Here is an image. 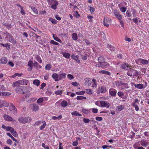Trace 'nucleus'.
Returning a JSON list of instances; mask_svg holds the SVG:
<instances>
[{
	"instance_id": "f257e3e1",
	"label": "nucleus",
	"mask_w": 149,
	"mask_h": 149,
	"mask_svg": "<svg viewBox=\"0 0 149 149\" xmlns=\"http://www.w3.org/2000/svg\"><path fill=\"white\" fill-rule=\"evenodd\" d=\"M140 73V72L136 70L130 68L128 69L127 74L128 76L131 77H138Z\"/></svg>"
},
{
	"instance_id": "f03ea898",
	"label": "nucleus",
	"mask_w": 149,
	"mask_h": 149,
	"mask_svg": "<svg viewBox=\"0 0 149 149\" xmlns=\"http://www.w3.org/2000/svg\"><path fill=\"white\" fill-rule=\"evenodd\" d=\"M31 120L32 118L29 117H21L18 118V120L19 122L22 124L29 123L31 121Z\"/></svg>"
},
{
	"instance_id": "7ed1b4c3",
	"label": "nucleus",
	"mask_w": 149,
	"mask_h": 149,
	"mask_svg": "<svg viewBox=\"0 0 149 149\" xmlns=\"http://www.w3.org/2000/svg\"><path fill=\"white\" fill-rule=\"evenodd\" d=\"M111 20L110 18L107 17H105L104 19L103 24L104 26L108 27L110 24L111 23Z\"/></svg>"
},
{
	"instance_id": "20e7f679",
	"label": "nucleus",
	"mask_w": 149,
	"mask_h": 149,
	"mask_svg": "<svg viewBox=\"0 0 149 149\" xmlns=\"http://www.w3.org/2000/svg\"><path fill=\"white\" fill-rule=\"evenodd\" d=\"M98 61L99 63H100V65H98V66L99 67H102V66L103 65H104L106 66L108 65V64L107 63H105V59L102 56H100L99 57L98 59Z\"/></svg>"
},
{
	"instance_id": "39448f33",
	"label": "nucleus",
	"mask_w": 149,
	"mask_h": 149,
	"mask_svg": "<svg viewBox=\"0 0 149 149\" xmlns=\"http://www.w3.org/2000/svg\"><path fill=\"white\" fill-rule=\"evenodd\" d=\"M115 84L116 86L118 87H119L120 86H121L122 85H125V87L127 88H128L129 87L127 84L123 83L121 81H116L115 82Z\"/></svg>"
},
{
	"instance_id": "423d86ee",
	"label": "nucleus",
	"mask_w": 149,
	"mask_h": 149,
	"mask_svg": "<svg viewBox=\"0 0 149 149\" xmlns=\"http://www.w3.org/2000/svg\"><path fill=\"white\" fill-rule=\"evenodd\" d=\"M100 107H105L108 108L110 106V104L109 102L104 101H100Z\"/></svg>"
},
{
	"instance_id": "0eeeda50",
	"label": "nucleus",
	"mask_w": 149,
	"mask_h": 149,
	"mask_svg": "<svg viewBox=\"0 0 149 149\" xmlns=\"http://www.w3.org/2000/svg\"><path fill=\"white\" fill-rule=\"evenodd\" d=\"M106 91V87L104 86H101L99 88L97 91V93L98 94L100 93H104Z\"/></svg>"
},
{
	"instance_id": "6e6552de",
	"label": "nucleus",
	"mask_w": 149,
	"mask_h": 149,
	"mask_svg": "<svg viewBox=\"0 0 149 149\" xmlns=\"http://www.w3.org/2000/svg\"><path fill=\"white\" fill-rule=\"evenodd\" d=\"M10 110L14 114L17 113V109L13 103H11L10 107Z\"/></svg>"
},
{
	"instance_id": "1a4fd4ad",
	"label": "nucleus",
	"mask_w": 149,
	"mask_h": 149,
	"mask_svg": "<svg viewBox=\"0 0 149 149\" xmlns=\"http://www.w3.org/2000/svg\"><path fill=\"white\" fill-rule=\"evenodd\" d=\"M109 94L112 96H115L116 95L117 91L114 88L109 89Z\"/></svg>"
},
{
	"instance_id": "9d476101",
	"label": "nucleus",
	"mask_w": 149,
	"mask_h": 149,
	"mask_svg": "<svg viewBox=\"0 0 149 149\" xmlns=\"http://www.w3.org/2000/svg\"><path fill=\"white\" fill-rule=\"evenodd\" d=\"M31 107L32 110L33 111H36L39 109L38 106L35 103H33L31 105Z\"/></svg>"
},
{
	"instance_id": "9b49d317",
	"label": "nucleus",
	"mask_w": 149,
	"mask_h": 149,
	"mask_svg": "<svg viewBox=\"0 0 149 149\" xmlns=\"http://www.w3.org/2000/svg\"><path fill=\"white\" fill-rule=\"evenodd\" d=\"M21 81L20 80H19L13 82L12 84V86L13 87H17L19 86V85H21Z\"/></svg>"
},
{
	"instance_id": "f8f14e48",
	"label": "nucleus",
	"mask_w": 149,
	"mask_h": 149,
	"mask_svg": "<svg viewBox=\"0 0 149 149\" xmlns=\"http://www.w3.org/2000/svg\"><path fill=\"white\" fill-rule=\"evenodd\" d=\"M7 58L6 57H3L0 59V64H5L7 63Z\"/></svg>"
},
{
	"instance_id": "ddd939ff",
	"label": "nucleus",
	"mask_w": 149,
	"mask_h": 149,
	"mask_svg": "<svg viewBox=\"0 0 149 149\" xmlns=\"http://www.w3.org/2000/svg\"><path fill=\"white\" fill-rule=\"evenodd\" d=\"M3 117L5 120L8 121H11L13 120V118L12 117L6 114H4L3 115Z\"/></svg>"
},
{
	"instance_id": "4468645a",
	"label": "nucleus",
	"mask_w": 149,
	"mask_h": 149,
	"mask_svg": "<svg viewBox=\"0 0 149 149\" xmlns=\"http://www.w3.org/2000/svg\"><path fill=\"white\" fill-rule=\"evenodd\" d=\"M91 109H86L82 108V111L84 114L86 115H88L91 113Z\"/></svg>"
},
{
	"instance_id": "2eb2a0df",
	"label": "nucleus",
	"mask_w": 149,
	"mask_h": 149,
	"mask_svg": "<svg viewBox=\"0 0 149 149\" xmlns=\"http://www.w3.org/2000/svg\"><path fill=\"white\" fill-rule=\"evenodd\" d=\"M23 88V86H19L16 88L15 89V90L16 93H20L22 91Z\"/></svg>"
},
{
	"instance_id": "dca6fc26",
	"label": "nucleus",
	"mask_w": 149,
	"mask_h": 149,
	"mask_svg": "<svg viewBox=\"0 0 149 149\" xmlns=\"http://www.w3.org/2000/svg\"><path fill=\"white\" fill-rule=\"evenodd\" d=\"M33 63L31 61H29L28 62V65L30 67L28 69L29 71H31L33 69Z\"/></svg>"
},
{
	"instance_id": "f3484780",
	"label": "nucleus",
	"mask_w": 149,
	"mask_h": 149,
	"mask_svg": "<svg viewBox=\"0 0 149 149\" xmlns=\"http://www.w3.org/2000/svg\"><path fill=\"white\" fill-rule=\"evenodd\" d=\"M129 67V64L127 63H125L122 64L121 68L125 70H127Z\"/></svg>"
},
{
	"instance_id": "a211bd4d",
	"label": "nucleus",
	"mask_w": 149,
	"mask_h": 149,
	"mask_svg": "<svg viewBox=\"0 0 149 149\" xmlns=\"http://www.w3.org/2000/svg\"><path fill=\"white\" fill-rule=\"evenodd\" d=\"M71 57L72 59L74 60L78 63H80V61L77 55H74L73 54L71 56Z\"/></svg>"
},
{
	"instance_id": "6ab92c4d",
	"label": "nucleus",
	"mask_w": 149,
	"mask_h": 149,
	"mask_svg": "<svg viewBox=\"0 0 149 149\" xmlns=\"http://www.w3.org/2000/svg\"><path fill=\"white\" fill-rule=\"evenodd\" d=\"M52 78L55 81H58V75L56 73H54L52 75Z\"/></svg>"
},
{
	"instance_id": "aec40b11",
	"label": "nucleus",
	"mask_w": 149,
	"mask_h": 149,
	"mask_svg": "<svg viewBox=\"0 0 149 149\" xmlns=\"http://www.w3.org/2000/svg\"><path fill=\"white\" fill-rule=\"evenodd\" d=\"M136 63L139 65H142V58H139L136 59L135 60Z\"/></svg>"
},
{
	"instance_id": "412c9836",
	"label": "nucleus",
	"mask_w": 149,
	"mask_h": 149,
	"mask_svg": "<svg viewBox=\"0 0 149 149\" xmlns=\"http://www.w3.org/2000/svg\"><path fill=\"white\" fill-rule=\"evenodd\" d=\"M58 3L57 1L55 2V3L53 4L51 6V8L55 10L56 9L57 6L58 5Z\"/></svg>"
},
{
	"instance_id": "4be33fe9",
	"label": "nucleus",
	"mask_w": 149,
	"mask_h": 149,
	"mask_svg": "<svg viewBox=\"0 0 149 149\" xmlns=\"http://www.w3.org/2000/svg\"><path fill=\"white\" fill-rule=\"evenodd\" d=\"M71 114L72 116H82L81 114L79 113V112L77 111L72 112L71 113Z\"/></svg>"
},
{
	"instance_id": "5701e85b",
	"label": "nucleus",
	"mask_w": 149,
	"mask_h": 149,
	"mask_svg": "<svg viewBox=\"0 0 149 149\" xmlns=\"http://www.w3.org/2000/svg\"><path fill=\"white\" fill-rule=\"evenodd\" d=\"M92 87L94 88H96L97 86V83L95 79H93L92 80Z\"/></svg>"
},
{
	"instance_id": "b1692460",
	"label": "nucleus",
	"mask_w": 149,
	"mask_h": 149,
	"mask_svg": "<svg viewBox=\"0 0 149 149\" xmlns=\"http://www.w3.org/2000/svg\"><path fill=\"white\" fill-rule=\"evenodd\" d=\"M33 83L34 85L38 86L40 84V82L39 80L35 79L33 81Z\"/></svg>"
},
{
	"instance_id": "393cba45",
	"label": "nucleus",
	"mask_w": 149,
	"mask_h": 149,
	"mask_svg": "<svg viewBox=\"0 0 149 149\" xmlns=\"http://www.w3.org/2000/svg\"><path fill=\"white\" fill-rule=\"evenodd\" d=\"M99 73L103 74H107L109 75H111V73L109 72L104 70L100 71L99 72Z\"/></svg>"
},
{
	"instance_id": "a878e982",
	"label": "nucleus",
	"mask_w": 149,
	"mask_h": 149,
	"mask_svg": "<svg viewBox=\"0 0 149 149\" xmlns=\"http://www.w3.org/2000/svg\"><path fill=\"white\" fill-rule=\"evenodd\" d=\"M21 81V85H26L29 83V81L26 79L20 80Z\"/></svg>"
},
{
	"instance_id": "bb28decb",
	"label": "nucleus",
	"mask_w": 149,
	"mask_h": 149,
	"mask_svg": "<svg viewBox=\"0 0 149 149\" xmlns=\"http://www.w3.org/2000/svg\"><path fill=\"white\" fill-rule=\"evenodd\" d=\"M68 104L67 102L65 100H63L61 103V106L65 108L68 106Z\"/></svg>"
},
{
	"instance_id": "cd10ccee",
	"label": "nucleus",
	"mask_w": 149,
	"mask_h": 149,
	"mask_svg": "<svg viewBox=\"0 0 149 149\" xmlns=\"http://www.w3.org/2000/svg\"><path fill=\"white\" fill-rule=\"evenodd\" d=\"M136 88L139 89H142L143 88V85L142 84H138L135 85Z\"/></svg>"
},
{
	"instance_id": "c85d7f7f",
	"label": "nucleus",
	"mask_w": 149,
	"mask_h": 149,
	"mask_svg": "<svg viewBox=\"0 0 149 149\" xmlns=\"http://www.w3.org/2000/svg\"><path fill=\"white\" fill-rule=\"evenodd\" d=\"M11 95V93L8 92H2V96H6L10 95Z\"/></svg>"
},
{
	"instance_id": "c756f323",
	"label": "nucleus",
	"mask_w": 149,
	"mask_h": 149,
	"mask_svg": "<svg viewBox=\"0 0 149 149\" xmlns=\"http://www.w3.org/2000/svg\"><path fill=\"white\" fill-rule=\"evenodd\" d=\"M53 37L54 40L60 43L61 42V40L59 39L55 34H53Z\"/></svg>"
},
{
	"instance_id": "7c9ffc66",
	"label": "nucleus",
	"mask_w": 149,
	"mask_h": 149,
	"mask_svg": "<svg viewBox=\"0 0 149 149\" xmlns=\"http://www.w3.org/2000/svg\"><path fill=\"white\" fill-rule=\"evenodd\" d=\"M42 122L43 123L42 125L39 127L40 129L41 130L44 129L46 125V123L45 121H42Z\"/></svg>"
},
{
	"instance_id": "2f4dec72",
	"label": "nucleus",
	"mask_w": 149,
	"mask_h": 149,
	"mask_svg": "<svg viewBox=\"0 0 149 149\" xmlns=\"http://www.w3.org/2000/svg\"><path fill=\"white\" fill-rule=\"evenodd\" d=\"M26 91L25 92L22 91V93L23 94H24L26 93H28L30 92L31 91L32 89V88L30 86L26 87Z\"/></svg>"
},
{
	"instance_id": "473e14b6",
	"label": "nucleus",
	"mask_w": 149,
	"mask_h": 149,
	"mask_svg": "<svg viewBox=\"0 0 149 149\" xmlns=\"http://www.w3.org/2000/svg\"><path fill=\"white\" fill-rule=\"evenodd\" d=\"M63 56L66 58H69L70 57V54L68 53L63 52Z\"/></svg>"
},
{
	"instance_id": "72a5a7b5",
	"label": "nucleus",
	"mask_w": 149,
	"mask_h": 149,
	"mask_svg": "<svg viewBox=\"0 0 149 149\" xmlns=\"http://www.w3.org/2000/svg\"><path fill=\"white\" fill-rule=\"evenodd\" d=\"M76 98L78 100H86V97L84 96H78Z\"/></svg>"
},
{
	"instance_id": "f704fd0d",
	"label": "nucleus",
	"mask_w": 149,
	"mask_h": 149,
	"mask_svg": "<svg viewBox=\"0 0 149 149\" xmlns=\"http://www.w3.org/2000/svg\"><path fill=\"white\" fill-rule=\"evenodd\" d=\"M72 37L73 40H77L78 38L77 34L75 33H73L72 34Z\"/></svg>"
},
{
	"instance_id": "c9c22d12",
	"label": "nucleus",
	"mask_w": 149,
	"mask_h": 149,
	"mask_svg": "<svg viewBox=\"0 0 149 149\" xmlns=\"http://www.w3.org/2000/svg\"><path fill=\"white\" fill-rule=\"evenodd\" d=\"M35 58L37 61H38L40 63H42V61L40 56H36Z\"/></svg>"
},
{
	"instance_id": "e433bc0d",
	"label": "nucleus",
	"mask_w": 149,
	"mask_h": 149,
	"mask_svg": "<svg viewBox=\"0 0 149 149\" xmlns=\"http://www.w3.org/2000/svg\"><path fill=\"white\" fill-rule=\"evenodd\" d=\"M2 103L3 107V106L8 107L9 106V104L3 100H2Z\"/></svg>"
},
{
	"instance_id": "4c0bfd02",
	"label": "nucleus",
	"mask_w": 149,
	"mask_h": 149,
	"mask_svg": "<svg viewBox=\"0 0 149 149\" xmlns=\"http://www.w3.org/2000/svg\"><path fill=\"white\" fill-rule=\"evenodd\" d=\"M10 127L9 126H6L3 124L2 125V128L5 130L7 131H9Z\"/></svg>"
},
{
	"instance_id": "58836bf2",
	"label": "nucleus",
	"mask_w": 149,
	"mask_h": 149,
	"mask_svg": "<svg viewBox=\"0 0 149 149\" xmlns=\"http://www.w3.org/2000/svg\"><path fill=\"white\" fill-rule=\"evenodd\" d=\"M62 118V116L61 115H59L58 117H56V116H53L52 117V118L53 120H60Z\"/></svg>"
},
{
	"instance_id": "ea45409f",
	"label": "nucleus",
	"mask_w": 149,
	"mask_h": 149,
	"mask_svg": "<svg viewBox=\"0 0 149 149\" xmlns=\"http://www.w3.org/2000/svg\"><path fill=\"white\" fill-rule=\"evenodd\" d=\"M49 21H51L52 23L54 24H56L57 21L54 19L52 18H49Z\"/></svg>"
},
{
	"instance_id": "a19ab883",
	"label": "nucleus",
	"mask_w": 149,
	"mask_h": 149,
	"mask_svg": "<svg viewBox=\"0 0 149 149\" xmlns=\"http://www.w3.org/2000/svg\"><path fill=\"white\" fill-rule=\"evenodd\" d=\"M7 135L8 136H9L13 140L15 141V142H17V140L15 139L12 135L10 133H7Z\"/></svg>"
},
{
	"instance_id": "79ce46f5",
	"label": "nucleus",
	"mask_w": 149,
	"mask_h": 149,
	"mask_svg": "<svg viewBox=\"0 0 149 149\" xmlns=\"http://www.w3.org/2000/svg\"><path fill=\"white\" fill-rule=\"evenodd\" d=\"M124 106L123 105H120L118 106L117 109L118 111H120L124 109Z\"/></svg>"
},
{
	"instance_id": "37998d69",
	"label": "nucleus",
	"mask_w": 149,
	"mask_h": 149,
	"mask_svg": "<svg viewBox=\"0 0 149 149\" xmlns=\"http://www.w3.org/2000/svg\"><path fill=\"white\" fill-rule=\"evenodd\" d=\"M149 63V59L148 60L142 59V65H146Z\"/></svg>"
},
{
	"instance_id": "c03bdc74",
	"label": "nucleus",
	"mask_w": 149,
	"mask_h": 149,
	"mask_svg": "<svg viewBox=\"0 0 149 149\" xmlns=\"http://www.w3.org/2000/svg\"><path fill=\"white\" fill-rule=\"evenodd\" d=\"M84 84L85 85L88 86L91 85V83L89 80L87 79L85 81Z\"/></svg>"
},
{
	"instance_id": "a18cd8bd",
	"label": "nucleus",
	"mask_w": 149,
	"mask_h": 149,
	"mask_svg": "<svg viewBox=\"0 0 149 149\" xmlns=\"http://www.w3.org/2000/svg\"><path fill=\"white\" fill-rule=\"evenodd\" d=\"M88 7L90 8L89 10L90 11L91 14L93 13L95 11V8L93 7H91V6H88Z\"/></svg>"
},
{
	"instance_id": "49530a36",
	"label": "nucleus",
	"mask_w": 149,
	"mask_h": 149,
	"mask_svg": "<svg viewBox=\"0 0 149 149\" xmlns=\"http://www.w3.org/2000/svg\"><path fill=\"white\" fill-rule=\"evenodd\" d=\"M85 91H81L77 92L75 93V94L77 95H82L84 94Z\"/></svg>"
},
{
	"instance_id": "de8ad7c7",
	"label": "nucleus",
	"mask_w": 149,
	"mask_h": 149,
	"mask_svg": "<svg viewBox=\"0 0 149 149\" xmlns=\"http://www.w3.org/2000/svg\"><path fill=\"white\" fill-rule=\"evenodd\" d=\"M51 68V65L50 64H47L45 66V69L47 70H50Z\"/></svg>"
},
{
	"instance_id": "09e8293b",
	"label": "nucleus",
	"mask_w": 149,
	"mask_h": 149,
	"mask_svg": "<svg viewBox=\"0 0 149 149\" xmlns=\"http://www.w3.org/2000/svg\"><path fill=\"white\" fill-rule=\"evenodd\" d=\"M86 92L88 94L91 95L93 93L92 90L90 89H87L86 90Z\"/></svg>"
},
{
	"instance_id": "8fccbe9b",
	"label": "nucleus",
	"mask_w": 149,
	"mask_h": 149,
	"mask_svg": "<svg viewBox=\"0 0 149 149\" xmlns=\"http://www.w3.org/2000/svg\"><path fill=\"white\" fill-rule=\"evenodd\" d=\"M31 8L34 13L36 14H38V11L37 10L36 8L32 6L31 7Z\"/></svg>"
},
{
	"instance_id": "3c124183",
	"label": "nucleus",
	"mask_w": 149,
	"mask_h": 149,
	"mask_svg": "<svg viewBox=\"0 0 149 149\" xmlns=\"http://www.w3.org/2000/svg\"><path fill=\"white\" fill-rule=\"evenodd\" d=\"M56 1L55 0H47V2L49 4L51 5V6Z\"/></svg>"
},
{
	"instance_id": "603ef678",
	"label": "nucleus",
	"mask_w": 149,
	"mask_h": 149,
	"mask_svg": "<svg viewBox=\"0 0 149 149\" xmlns=\"http://www.w3.org/2000/svg\"><path fill=\"white\" fill-rule=\"evenodd\" d=\"M109 49L111 51H114L115 50V48L112 45H107Z\"/></svg>"
},
{
	"instance_id": "864d4df0",
	"label": "nucleus",
	"mask_w": 149,
	"mask_h": 149,
	"mask_svg": "<svg viewBox=\"0 0 149 149\" xmlns=\"http://www.w3.org/2000/svg\"><path fill=\"white\" fill-rule=\"evenodd\" d=\"M11 39L9 40V41L12 43L15 44L16 43L15 40L13 38V37L12 36L11 37Z\"/></svg>"
},
{
	"instance_id": "5fc2aeb1",
	"label": "nucleus",
	"mask_w": 149,
	"mask_h": 149,
	"mask_svg": "<svg viewBox=\"0 0 149 149\" xmlns=\"http://www.w3.org/2000/svg\"><path fill=\"white\" fill-rule=\"evenodd\" d=\"M66 73H62L60 74V80L62 78H65L66 76Z\"/></svg>"
},
{
	"instance_id": "6e6d98bb",
	"label": "nucleus",
	"mask_w": 149,
	"mask_h": 149,
	"mask_svg": "<svg viewBox=\"0 0 149 149\" xmlns=\"http://www.w3.org/2000/svg\"><path fill=\"white\" fill-rule=\"evenodd\" d=\"M55 94L56 95H61L63 93V92L61 90H57L55 91Z\"/></svg>"
},
{
	"instance_id": "4d7b16f0",
	"label": "nucleus",
	"mask_w": 149,
	"mask_h": 149,
	"mask_svg": "<svg viewBox=\"0 0 149 149\" xmlns=\"http://www.w3.org/2000/svg\"><path fill=\"white\" fill-rule=\"evenodd\" d=\"M43 101V99L42 97L39 98L37 100V102L38 104L41 103Z\"/></svg>"
},
{
	"instance_id": "13d9d810",
	"label": "nucleus",
	"mask_w": 149,
	"mask_h": 149,
	"mask_svg": "<svg viewBox=\"0 0 149 149\" xmlns=\"http://www.w3.org/2000/svg\"><path fill=\"white\" fill-rule=\"evenodd\" d=\"M91 110L93 113H97L98 110L97 108H93L91 109Z\"/></svg>"
},
{
	"instance_id": "bf43d9fd",
	"label": "nucleus",
	"mask_w": 149,
	"mask_h": 149,
	"mask_svg": "<svg viewBox=\"0 0 149 149\" xmlns=\"http://www.w3.org/2000/svg\"><path fill=\"white\" fill-rule=\"evenodd\" d=\"M74 15L76 18H78L80 16V15L78 13V12L77 11L75 12Z\"/></svg>"
},
{
	"instance_id": "052dcab7",
	"label": "nucleus",
	"mask_w": 149,
	"mask_h": 149,
	"mask_svg": "<svg viewBox=\"0 0 149 149\" xmlns=\"http://www.w3.org/2000/svg\"><path fill=\"white\" fill-rule=\"evenodd\" d=\"M5 34L6 36V38L8 39H10V38H11L12 36L10 34L7 32H6L5 33Z\"/></svg>"
},
{
	"instance_id": "680f3d73",
	"label": "nucleus",
	"mask_w": 149,
	"mask_h": 149,
	"mask_svg": "<svg viewBox=\"0 0 149 149\" xmlns=\"http://www.w3.org/2000/svg\"><path fill=\"white\" fill-rule=\"evenodd\" d=\"M120 10L123 12L125 13L126 10V8L124 7H121L120 9Z\"/></svg>"
},
{
	"instance_id": "e2e57ef3",
	"label": "nucleus",
	"mask_w": 149,
	"mask_h": 149,
	"mask_svg": "<svg viewBox=\"0 0 149 149\" xmlns=\"http://www.w3.org/2000/svg\"><path fill=\"white\" fill-rule=\"evenodd\" d=\"M3 25L4 26H6V27L8 29L11 28L12 27L11 25L10 24H8L5 23L3 24Z\"/></svg>"
},
{
	"instance_id": "0e129e2a",
	"label": "nucleus",
	"mask_w": 149,
	"mask_h": 149,
	"mask_svg": "<svg viewBox=\"0 0 149 149\" xmlns=\"http://www.w3.org/2000/svg\"><path fill=\"white\" fill-rule=\"evenodd\" d=\"M117 94L120 97H122L124 95L123 93L121 91L118 92L117 93Z\"/></svg>"
},
{
	"instance_id": "69168bd1",
	"label": "nucleus",
	"mask_w": 149,
	"mask_h": 149,
	"mask_svg": "<svg viewBox=\"0 0 149 149\" xmlns=\"http://www.w3.org/2000/svg\"><path fill=\"white\" fill-rule=\"evenodd\" d=\"M72 84L74 86L77 87L79 85V84L77 82H72Z\"/></svg>"
},
{
	"instance_id": "338daca9",
	"label": "nucleus",
	"mask_w": 149,
	"mask_h": 149,
	"mask_svg": "<svg viewBox=\"0 0 149 149\" xmlns=\"http://www.w3.org/2000/svg\"><path fill=\"white\" fill-rule=\"evenodd\" d=\"M146 70L147 68H140V70L145 74L146 73Z\"/></svg>"
},
{
	"instance_id": "774afa93",
	"label": "nucleus",
	"mask_w": 149,
	"mask_h": 149,
	"mask_svg": "<svg viewBox=\"0 0 149 149\" xmlns=\"http://www.w3.org/2000/svg\"><path fill=\"white\" fill-rule=\"evenodd\" d=\"M67 77L68 79L70 80H72L74 79V77L71 74H69L67 75Z\"/></svg>"
}]
</instances>
